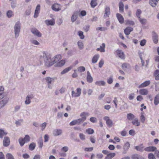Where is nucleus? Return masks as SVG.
<instances>
[{
	"instance_id": "nucleus-1",
	"label": "nucleus",
	"mask_w": 159,
	"mask_h": 159,
	"mask_svg": "<svg viewBox=\"0 0 159 159\" xmlns=\"http://www.w3.org/2000/svg\"><path fill=\"white\" fill-rule=\"evenodd\" d=\"M43 57L45 66L49 67L57 62L61 59V56L59 55H57L51 59V56L49 53H43Z\"/></svg>"
},
{
	"instance_id": "nucleus-2",
	"label": "nucleus",
	"mask_w": 159,
	"mask_h": 159,
	"mask_svg": "<svg viewBox=\"0 0 159 159\" xmlns=\"http://www.w3.org/2000/svg\"><path fill=\"white\" fill-rule=\"evenodd\" d=\"M21 24L20 21H17L14 26V32L16 38L18 37L19 35L20 30Z\"/></svg>"
},
{
	"instance_id": "nucleus-3",
	"label": "nucleus",
	"mask_w": 159,
	"mask_h": 159,
	"mask_svg": "<svg viewBox=\"0 0 159 159\" xmlns=\"http://www.w3.org/2000/svg\"><path fill=\"white\" fill-rule=\"evenodd\" d=\"M86 119V116L83 117L77 120H73L70 123L69 125L70 126H73L76 124L79 125L81 123L83 122Z\"/></svg>"
},
{
	"instance_id": "nucleus-4",
	"label": "nucleus",
	"mask_w": 159,
	"mask_h": 159,
	"mask_svg": "<svg viewBox=\"0 0 159 159\" xmlns=\"http://www.w3.org/2000/svg\"><path fill=\"white\" fill-rule=\"evenodd\" d=\"M76 93L74 91H72L71 95L72 97H77L80 96L81 93V89L80 88H78L76 89Z\"/></svg>"
},
{
	"instance_id": "nucleus-5",
	"label": "nucleus",
	"mask_w": 159,
	"mask_h": 159,
	"mask_svg": "<svg viewBox=\"0 0 159 159\" xmlns=\"http://www.w3.org/2000/svg\"><path fill=\"white\" fill-rule=\"evenodd\" d=\"M103 119L106 121V123L107 126L110 128L113 125V122L110 119L109 117L108 116H105Z\"/></svg>"
},
{
	"instance_id": "nucleus-6",
	"label": "nucleus",
	"mask_w": 159,
	"mask_h": 159,
	"mask_svg": "<svg viewBox=\"0 0 159 159\" xmlns=\"http://www.w3.org/2000/svg\"><path fill=\"white\" fill-rule=\"evenodd\" d=\"M31 31L32 33L39 37H41L42 36L41 34L36 28H32Z\"/></svg>"
},
{
	"instance_id": "nucleus-7",
	"label": "nucleus",
	"mask_w": 159,
	"mask_h": 159,
	"mask_svg": "<svg viewBox=\"0 0 159 159\" xmlns=\"http://www.w3.org/2000/svg\"><path fill=\"white\" fill-rule=\"evenodd\" d=\"M152 39L154 43L157 44V43L158 41V36L157 34L155 31L152 32Z\"/></svg>"
},
{
	"instance_id": "nucleus-8",
	"label": "nucleus",
	"mask_w": 159,
	"mask_h": 159,
	"mask_svg": "<svg viewBox=\"0 0 159 159\" xmlns=\"http://www.w3.org/2000/svg\"><path fill=\"white\" fill-rule=\"evenodd\" d=\"M9 98L7 97L4 98L0 101V109L4 107L8 102Z\"/></svg>"
},
{
	"instance_id": "nucleus-9",
	"label": "nucleus",
	"mask_w": 159,
	"mask_h": 159,
	"mask_svg": "<svg viewBox=\"0 0 159 159\" xmlns=\"http://www.w3.org/2000/svg\"><path fill=\"white\" fill-rule=\"evenodd\" d=\"M3 145L4 147L8 146L10 144V140L9 137H5L3 141Z\"/></svg>"
},
{
	"instance_id": "nucleus-10",
	"label": "nucleus",
	"mask_w": 159,
	"mask_h": 159,
	"mask_svg": "<svg viewBox=\"0 0 159 159\" xmlns=\"http://www.w3.org/2000/svg\"><path fill=\"white\" fill-rule=\"evenodd\" d=\"M130 146V144L129 143L127 142H126L124 145L123 147V149L124 150V151L123 152V153L124 154H126Z\"/></svg>"
},
{
	"instance_id": "nucleus-11",
	"label": "nucleus",
	"mask_w": 159,
	"mask_h": 159,
	"mask_svg": "<svg viewBox=\"0 0 159 159\" xmlns=\"http://www.w3.org/2000/svg\"><path fill=\"white\" fill-rule=\"evenodd\" d=\"M117 55L121 59H124L125 55L123 52L121 50L117 49L116 51Z\"/></svg>"
},
{
	"instance_id": "nucleus-12",
	"label": "nucleus",
	"mask_w": 159,
	"mask_h": 159,
	"mask_svg": "<svg viewBox=\"0 0 159 159\" xmlns=\"http://www.w3.org/2000/svg\"><path fill=\"white\" fill-rule=\"evenodd\" d=\"M131 158L132 159H146L145 157L137 153L132 155Z\"/></svg>"
},
{
	"instance_id": "nucleus-13",
	"label": "nucleus",
	"mask_w": 159,
	"mask_h": 159,
	"mask_svg": "<svg viewBox=\"0 0 159 159\" xmlns=\"http://www.w3.org/2000/svg\"><path fill=\"white\" fill-rule=\"evenodd\" d=\"M156 150H157V148L153 146L148 147L144 149L145 151L148 152H155Z\"/></svg>"
},
{
	"instance_id": "nucleus-14",
	"label": "nucleus",
	"mask_w": 159,
	"mask_h": 159,
	"mask_svg": "<svg viewBox=\"0 0 159 159\" xmlns=\"http://www.w3.org/2000/svg\"><path fill=\"white\" fill-rule=\"evenodd\" d=\"M62 133V129H55L53 131L52 134L54 136H57L61 135Z\"/></svg>"
},
{
	"instance_id": "nucleus-15",
	"label": "nucleus",
	"mask_w": 159,
	"mask_h": 159,
	"mask_svg": "<svg viewBox=\"0 0 159 159\" xmlns=\"http://www.w3.org/2000/svg\"><path fill=\"white\" fill-rule=\"evenodd\" d=\"M104 12V17H109L111 13L110 8L109 6H106L105 7Z\"/></svg>"
},
{
	"instance_id": "nucleus-16",
	"label": "nucleus",
	"mask_w": 159,
	"mask_h": 159,
	"mask_svg": "<svg viewBox=\"0 0 159 159\" xmlns=\"http://www.w3.org/2000/svg\"><path fill=\"white\" fill-rule=\"evenodd\" d=\"M45 23L48 26L49 25H54L55 23V20L54 19H52L50 20H46L45 21Z\"/></svg>"
},
{
	"instance_id": "nucleus-17",
	"label": "nucleus",
	"mask_w": 159,
	"mask_h": 159,
	"mask_svg": "<svg viewBox=\"0 0 159 159\" xmlns=\"http://www.w3.org/2000/svg\"><path fill=\"white\" fill-rule=\"evenodd\" d=\"M133 30V28L128 27L124 30V33L126 35H128Z\"/></svg>"
},
{
	"instance_id": "nucleus-18",
	"label": "nucleus",
	"mask_w": 159,
	"mask_h": 159,
	"mask_svg": "<svg viewBox=\"0 0 159 159\" xmlns=\"http://www.w3.org/2000/svg\"><path fill=\"white\" fill-rule=\"evenodd\" d=\"M40 7V6L39 4L37 5L34 13V18H36L38 17V14L39 13Z\"/></svg>"
},
{
	"instance_id": "nucleus-19",
	"label": "nucleus",
	"mask_w": 159,
	"mask_h": 159,
	"mask_svg": "<svg viewBox=\"0 0 159 159\" xmlns=\"http://www.w3.org/2000/svg\"><path fill=\"white\" fill-rule=\"evenodd\" d=\"M116 17L120 24H122L124 22V19L122 15L120 14L117 13L116 14Z\"/></svg>"
},
{
	"instance_id": "nucleus-20",
	"label": "nucleus",
	"mask_w": 159,
	"mask_h": 159,
	"mask_svg": "<svg viewBox=\"0 0 159 159\" xmlns=\"http://www.w3.org/2000/svg\"><path fill=\"white\" fill-rule=\"evenodd\" d=\"M87 75L86 80L89 83H91L93 81V78L91 76V74L89 71H88L87 73Z\"/></svg>"
},
{
	"instance_id": "nucleus-21",
	"label": "nucleus",
	"mask_w": 159,
	"mask_h": 159,
	"mask_svg": "<svg viewBox=\"0 0 159 159\" xmlns=\"http://www.w3.org/2000/svg\"><path fill=\"white\" fill-rule=\"evenodd\" d=\"M79 12L78 11H75L72 16L71 20L72 22H74L78 17V14Z\"/></svg>"
},
{
	"instance_id": "nucleus-22",
	"label": "nucleus",
	"mask_w": 159,
	"mask_h": 159,
	"mask_svg": "<svg viewBox=\"0 0 159 159\" xmlns=\"http://www.w3.org/2000/svg\"><path fill=\"white\" fill-rule=\"evenodd\" d=\"M144 148V147L142 144L134 147V149L136 150L137 151L140 152H142L143 151Z\"/></svg>"
},
{
	"instance_id": "nucleus-23",
	"label": "nucleus",
	"mask_w": 159,
	"mask_h": 159,
	"mask_svg": "<svg viewBox=\"0 0 159 159\" xmlns=\"http://www.w3.org/2000/svg\"><path fill=\"white\" fill-rule=\"evenodd\" d=\"M150 83V82L149 80L146 81L144 82L143 83L141 84L139 86V88H141L143 87H144L149 85Z\"/></svg>"
},
{
	"instance_id": "nucleus-24",
	"label": "nucleus",
	"mask_w": 159,
	"mask_h": 159,
	"mask_svg": "<svg viewBox=\"0 0 159 159\" xmlns=\"http://www.w3.org/2000/svg\"><path fill=\"white\" fill-rule=\"evenodd\" d=\"M159 0H149V3L152 7H155Z\"/></svg>"
},
{
	"instance_id": "nucleus-25",
	"label": "nucleus",
	"mask_w": 159,
	"mask_h": 159,
	"mask_svg": "<svg viewBox=\"0 0 159 159\" xmlns=\"http://www.w3.org/2000/svg\"><path fill=\"white\" fill-rule=\"evenodd\" d=\"M119 12L120 13H122L124 12V5L123 2L121 1L119 2Z\"/></svg>"
},
{
	"instance_id": "nucleus-26",
	"label": "nucleus",
	"mask_w": 159,
	"mask_h": 159,
	"mask_svg": "<svg viewBox=\"0 0 159 159\" xmlns=\"http://www.w3.org/2000/svg\"><path fill=\"white\" fill-rule=\"evenodd\" d=\"M116 155V153L114 152L110 153L108 154L105 157L104 159H111Z\"/></svg>"
},
{
	"instance_id": "nucleus-27",
	"label": "nucleus",
	"mask_w": 159,
	"mask_h": 159,
	"mask_svg": "<svg viewBox=\"0 0 159 159\" xmlns=\"http://www.w3.org/2000/svg\"><path fill=\"white\" fill-rule=\"evenodd\" d=\"M72 68V67L71 66L67 67L65 69H64L61 73V74L62 75L65 74L69 71L71 70Z\"/></svg>"
},
{
	"instance_id": "nucleus-28",
	"label": "nucleus",
	"mask_w": 159,
	"mask_h": 159,
	"mask_svg": "<svg viewBox=\"0 0 159 159\" xmlns=\"http://www.w3.org/2000/svg\"><path fill=\"white\" fill-rule=\"evenodd\" d=\"M139 93L140 94L142 95H146L148 93V91L146 89H142L139 90Z\"/></svg>"
},
{
	"instance_id": "nucleus-29",
	"label": "nucleus",
	"mask_w": 159,
	"mask_h": 159,
	"mask_svg": "<svg viewBox=\"0 0 159 159\" xmlns=\"http://www.w3.org/2000/svg\"><path fill=\"white\" fill-rule=\"evenodd\" d=\"M105 45L104 43H102V46H100V48H98L97 49V50L98 51H100L101 52H104L105 51Z\"/></svg>"
},
{
	"instance_id": "nucleus-30",
	"label": "nucleus",
	"mask_w": 159,
	"mask_h": 159,
	"mask_svg": "<svg viewBox=\"0 0 159 159\" xmlns=\"http://www.w3.org/2000/svg\"><path fill=\"white\" fill-rule=\"evenodd\" d=\"M65 63V61L63 60H61L59 62H57L55 65L56 67H61L63 66Z\"/></svg>"
},
{
	"instance_id": "nucleus-31",
	"label": "nucleus",
	"mask_w": 159,
	"mask_h": 159,
	"mask_svg": "<svg viewBox=\"0 0 159 159\" xmlns=\"http://www.w3.org/2000/svg\"><path fill=\"white\" fill-rule=\"evenodd\" d=\"M99 57V55L98 54H97L94 55L92 59V62L93 63H96Z\"/></svg>"
},
{
	"instance_id": "nucleus-32",
	"label": "nucleus",
	"mask_w": 159,
	"mask_h": 159,
	"mask_svg": "<svg viewBox=\"0 0 159 159\" xmlns=\"http://www.w3.org/2000/svg\"><path fill=\"white\" fill-rule=\"evenodd\" d=\"M154 103L155 105H157L159 103V95H156L154 98Z\"/></svg>"
},
{
	"instance_id": "nucleus-33",
	"label": "nucleus",
	"mask_w": 159,
	"mask_h": 159,
	"mask_svg": "<svg viewBox=\"0 0 159 159\" xmlns=\"http://www.w3.org/2000/svg\"><path fill=\"white\" fill-rule=\"evenodd\" d=\"M57 7V4H55L52 5V9L53 11H60L61 9L59 7Z\"/></svg>"
},
{
	"instance_id": "nucleus-34",
	"label": "nucleus",
	"mask_w": 159,
	"mask_h": 159,
	"mask_svg": "<svg viewBox=\"0 0 159 159\" xmlns=\"http://www.w3.org/2000/svg\"><path fill=\"white\" fill-rule=\"evenodd\" d=\"M97 5V0H91L90 2V5L93 8H94Z\"/></svg>"
},
{
	"instance_id": "nucleus-35",
	"label": "nucleus",
	"mask_w": 159,
	"mask_h": 159,
	"mask_svg": "<svg viewBox=\"0 0 159 159\" xmlns=\"http://www.w3.org/2000/svg\"><path fill=\"white\" fill-rule=\"evenodd\" d=\"M35 147L36 144L33 142L30 144L29 146V149L30 150L33 151L35 149Z\"/></svg>"
},
{
	"instance_id": "nucleus-36",
	"label": "nucleus",
	"mask_w": 159,
	"mask_h": 159,
	"mask_svg": "<svg viewBox=\"0 0 159 159\" xmlns=\"http://www.w3.org/2000/svg\"><path fill=\"white\" fill-rule=\"evenodd\" d=\"M95 84L98 86H104L106 84L104 81H98L95 83Z\"/></svg>"
},
{
	"instance_id": "nucleus-37",
	"label": "nucleus",
	"mask_w": 159,
	"mask_h": 159,
	"mask_svg": "<svg viewBox=\"0 0 159 159\" xmlns=\"http://www.w3.org/2000/svg\"><path fill=\"white\" fill-rule=\"evenodd\" d=\"M46 82L48 83V84L49 85L52 83V81L54 80L53 78H51L49 77H48L45 78ZM48 88H49V86H48Z\"/></svg>"
},
{
	"instance_id": "nucleus-38",
	"label": "nucleus",
	"mask_w": 159,
	"mask_h": 159,
	"mask_svg": "<svg viewBox=\"0 0 159 159\" xmlns=\"http://www.w3.org/2000/svg\"><path fill=\"white\" fill-rule=\"evenodd\" d=\"M7 133L5 132L4 130L2 129H0V138H2L4 135L7 134Z\"/></svg>"
},
{
	"instance_id": "nucleus-39",
	"label": "nucleus",
	"mask_w": 159,
	"mask_h": 159,
	"mask_svg": "<svg viewBox=\"0 0 159 159\" xmlns=\"http://www.w3.org/2000/svg\"><path fill=\"white\" fill-rule=\"evenodd\" d=\"M134 116L131 113L128 114L127 115V118L129 120H131L134 118Z\"/></svg>"
},
{
	"instance_id": "nucleus-40",
	"label": "nucleus",
	"mask_w": 159,
	"mask_h": 159,
	"mask_svg": "<svg viewBox=\"0 0 159 159\" xmlns=\"http://www.w3.org/2000/svg\"><path fill=\"white\" fill-rule=\"evenodd\" d=\"M132 123L133 125L139 126L140 125V123L139 122L137 119H135L132 121Z\"/></svg>"
},
{
	"instance_id": "nucleus-41",
	"label": "nucleus",
	"mask_w": 159,
	"mask_h": 159,
	"mask_svg": "<svg viewBox=\"0 0 159 159\" xmlns=\"http://www.w3.org/2000/svg\"><path fill=\"white\" fill-rule=\"evenodd\" d=\"M6 15L8 18H10L12 15H13L12 11L11 10H8L7 12Z\"/></svg>"
},
{
	"instance_id": "nucleus-42",
	"label": "nucleus",
	"mask_w": 159,
	"mask_h": 159,
	"mask_svg": "<svg viewBox=\"0 0 159 159\" xmlns=\"http://www.w3.org/2000/svg\"><path fill=\"white\" fill-rule=\"evenodd\" d=\"M18 141L21 146H23L26 142L23 138H20L19 139Z\"/></svg>"
},
{
	"instance_id": "nucleus-43",
	"label": "nucleus",
	"mask_w": 159,
	"mask_h": 159,
	"mask_svg": "<svg viewBox=\"0 0 159 159\" xmlns=\"http://www.w3.org/2000/svg\"><path fill=\"white\" fill-rule=\"evenodd\" d=\"M31 6H29L28 9L25 11V14L26 15L29 16L31 12Z\"/></svg>"
},
{
	"instance_id": "nucleus-44",
	"label": "nucleus",
	"mask_w": 159,
	"mask_h": 159,
	"mask_svg": "<svg viewBox=\"0 0 159 159\" xmlns=\"http://www.w3.org/2000/svg\"><path fill=\"white\" fill-rule=\"evenodd\" d=\"M77 44L79 47V48L80 49L82 50L83 48L84 44L82 42L79 41L78 42Z\"/></svg>"
},
{
	"instance_id": "nucleus-45",
	"label": "nucleus",
	"mask_w": 159,
	"mask_h": 159,
	"mask_svg": "<svg viewBox=\"0 0 159 159\" xmlns=\"http://www.w3.org/2000/svg\"><path fill=\"white\" fill-rule=\"evenodd\" d=\"M86 132L89 134H92L94 132V131L93 129L91 128H89L86 129Z\"/></svg>"
},
{
	"instance_id": "nucleus-46",
	"label": "nucleus",
	"mask_w": 159,
	"mask_h": 159,
	"mask_svg": "<svg viewBox=\"0 0 159 159\" xmlns=\"http://www.w3.org/2000/svg\"><path fill=\"white\" fill-rule=\"evenodd\" d=\"M139 20L140 23L143 25H145L147 23V20L145 19L139 18Z\"/></svg>"
},
{
	"instance_id": "nucleus-47",
	"label": "nucleus",
	"mask_w": 159,
	"mask_h": 159,
	"mask_svg": "<svg viewBox=\"0 0 159 159\" xmlns=\"http://www.w3.org/2000/svg\"><path fill=\"white\" fill-rule=\"evenodd\" d=\"M7 159H14L13 155L11 153H8L6 155Z\"/></svg>"
},
{
	"instance_id": "nucleus-48",
	"label": "nucleus",
	"mask_w": 159,
	"mask_h": 159,
	"mask_svg": "<svg viewBox=\"0 0 159 159\" xmlns=\"http://www.w3.org/2000/svg\"><path fill=\"white\" fill-rule=\"evenodd\" d=\"M26 143H28L30 141V137L28 135H26L23 138Z\"/></svg>"
},
{
	"instance_id": "nucleus-49",
	"label": "nucleus",
	"mask_w": 159,
	"mask_h": 159,
	"mask_svg": "<svg viewBox=\"0 0 159 159\" xmlns=\"http://www.w3.org/2000/svg\"><path fill=\"white\" fill-rule=\"evenodd\" d=\"M142 13V11L141 10L139 9H138L136 11V15L137 17L139 18H140V15Z\"/></svg>"
},
{
	"instance_id": "nucleus-50",
	"label": "nucleus",
	"mask_w": 159,
	"mask_h": 159,
	"mask_svg": "<svg viewBox=\"0 0 159 159\" xmlns=\"http://www.w3.org/2000/svg\"><path fill=\"white\" fill-rule=\"evenodd\" d=\"M78 35L80 37V38L81 39H83L84 38V36L83 34V32L82 31H78Z\"/></svg>"
},
{
	"instance_id": "nucleus-51",
	"label": "nucleus",
	"mask_w": 159,
	"mask_h": 159,
	"mask_svg": "<svg viewBox=\"0 0 159 159\" xmlns=\"http://www.w3.org/2000/svg\"><path fill=\"white\" fill-rule=\"evenodd\" d=\"M148 157V159H156L154 155L152 153H149Z\"/></svg>"
},
{
	"instance_id": "nucleus-52",
	"label": "nucleus",
	"mask_w": 159,
	"mask_h": 159,
	"mask_svg": "<svg viewBox=\"0 0 159 159\" xmlns=\"http://www.w3.org/2000/svg\"><path fill=\"white\" fill-rule=\"evenodd\" d=\"M78 70L80 72H84L85 70V68L84 66H81L78 68Z\"/></svg>"
},
{
	"instance_id": "nucleus-53",
	"label": "nucleus",
	"mask_w": 159,
	"mask_h": 159,
	"mask_svg": "<svg viewBox=\"0 0 159 159\" xmlns=\"http://www.w3.org/2000/svg\"><path fill=\"white\" fill-rule=\"evenodd\" d=\"M96 30H100L101 31H104L107 30V29L106 27H98L96 28Z\"/></svg>"
},
{
	"instance_id": "nucleus-54",
	"label": "nucleus",
	"mask_w": 159,
	"mask_h": 159,
	"mask_svg": "<svg viewBox=\"0 0 159 159\" xmlns=\"http://www.w3.org/2000/svg\"><path fill=\"white\" fill-rule=\"evenodd\" d=\"M126 24L130 25H134L135 24V23L134 21L128 20L126 21Z\"/></svg>"
},
{
	"instance_id": "nucleus-55",
	"label": "nucleus",
	"mask_w": 159,
	"mask_h": 159,
	"mask_svg": "<svg viewBox=\"0 0 159 159\" xmlns=\"http://www.w3.org/2000/svg\"><path fill=\"white\" fill-rule=\"evenodd\" d=\"M146 40L145 39H143L140 41V45L141 46H144L146 43Z\"/></svg>"
},
{
	"instance_id": "nucleus-56",
	"label": "nucleus",
	"mask_w": 159,
	"mask_h": 159,
	"mask_svg": "<svg viewBox=\"0 0 159 159\" xmlns=\"http://www.w3.org/2000/svg\"><path fill=\"white\" fill-rule=\"evenodd\" d=\"M113 81V79L112 76H110L107 80V82L108 84H111Z\"/></svg>"
},
{
	"instance_id": "nucleus-57",
	"label": "nucleus",
	"mask_w": 159,
	"mask_h": 159,
	"mask_svg": "<svg viewBox=\"0 0 159 159\" xmlns=\"http://www.w3.org/2000/svg\"><path fill=\"white\" fill-rule=\"evenodd\" d=\"M79 137L80 139L82 140H84L85 139V135L82 133L79 134Z\"/></svg>"
},
{
	"instance_id": "nucleus-58",
	"label": "nucleus",
	"mask_w": 159,
	"mask_h": 159,
	"mask_svg": "<svg viewBox=\"0 0 159 159\" xmlns=\"http://www.w3.org/2000/svg\"><path fill=\"white\" fill-rule=\"evenodd\" d=\"M90 121L93 123H96L97 122V119L93 117H92L90 118L89 119Z\"/></svg>"
},
{
	"instance_id": "nucleus-59",
	"label": "nucleus",
	"mask_w": 159,
	"mask_h": 159,
	"mask_svg": "<svg viewBox=\"0 0 159 159\" xmlns=\"http://www.w3.org/2000/svg\"><path fill=\"white\" fill-rule=\"evenodd\" d=\"M129 134L130 135L134 136L135 134V131L134 129H130L129 131Z\"/></svg>"
},
{
	"instance_id": "nucleus-60",
	"label": "nucleus",
	"mask_w": 159,
	"mask_h": 159,
	"mask_svg": "<svg viewBox=\"0 0 159 159\" xmlns=\"http://www.w3.org/2000/svg\"><path fill=\"white\" fill-rule=\"evenodd\" d=\"M67 54L69 56H71L74 54V51L72 50H69Z\"/></svg>"
},
{
	"instance_id": "nucleus-61",
	"label": "nucleus",
	"mask_w": 159,
	"mask_h": 159,
	"mask_svg": "<svg viewBox=\"0 0 159 159\" xmlns=\"http://www.w3.org/2000/svg\"><path fill=\"white\" fill-rule=\"evenodd\" d=\"M93 150V147L86 148L84 149V151L87 152H91Z\"/></svg>"
},
{
	"instance_id": "nucleus-62",
	"label": "nucleus",
	"mask_w": 159,
	"mask_h": 159,
	"mask_svg": "<svg viewBox=\"0 0 159 159\" xmlns=\"http://www.w3.org/2000/svg\"><path fill=\"white\" fill-rule=\"evenodd\" d=\"M159 75V70H156L154 73V76H155V78L156 77H157Z\"/></svg>"
},
{
	"instance_id": "nucleus-63",
	"label": "nucleus",
	"mask_w": 159,
	"mask_h": 159,
	"mask_svg": "<svg viewBox=\"0 0 159 159\" xmlns=\"http://www.w3.org/2000/svg\"><path fill=\"white\" fill-rule=\"evenodd\" d=\"M89 25H87L84 27V29L85 31L87 32H88L89 29Z\"/></svg>"
},
{
	"instance_id": "nucleus-64",
	"label": "nucleus",
	"mask_w": 159,
	"mask_h": 159,
	"mask_svg": "<svg viewBox=\"0 0 159 159\" xmlns=\"http://www.w3.org/2000/svg\"><path fill=\"white\" fill-rule=\"evenodd\" d=\"M49 138V136L47 134H45L44 136V142H47Z\"/></svg>"
}]
</instances>
